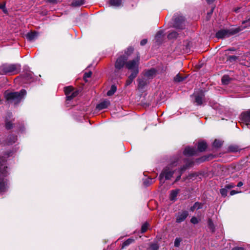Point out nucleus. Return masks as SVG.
I'll use <instances>...</instances> for the list:
<instances>
[{"label": "nucleus", "mask_w": 250, "mask_h": 250, "mask_svg": "<svg viewBox=\"0 0 250 250\" xmlns=\"http://www.w3.org/2000/svg\"><path fill=\"white\" fill-rule=\"evenodd\" d=\"M180 159L179 156L174 157L170 163L165 167L164 168L161 173H160V178L165 177V180H168L171 179L173 176L174 171L172 169V167H175L177 165L178 162Z\"/></svg>", "instance_id": "obj_1"}, {"label": "nucleus", "mask_w": 250, "mask_h": 250, "mask_svg": "<svg viewBox=\"0 0 250 250\" xmlns=\"http://www.w3.org/2000/svg\"><path fill=\"white\" fill-rule=\"evenodd\" d=\"M127 57L125 56H119L116 60L114 63V75L116 78H121L123 70L125 66L126 67Z\"/></svg>", "instance_id": "obj_2"}, {"label": "nucleus", "mask_w": 250, "mask_h": 250, "mask_svg": "<svg viewBox=\"0 0 250 250\" xmlns=\"http://www.w3.org/2000/svg\"><path fill=\"white\" fill-rule=\"evenodd\" d=\"M21 67L20 64L4 63L0 66V73L2 75L17 74L20 72Z\"/></svg>", "instance_id": "obj_3"}, {"label": "nucleus", "mask_w": 250, "mask_h": 250, "mask_svg": "<svg viewBox=\"0 0 250 250\" xmlns=\"http://www.w3.org/2000/svg\"><path fill=\"white\" fill-rule=\"evenodd\" d=\"M26 94V91L21 89L19 92H10L5 94L4 96L7 101H13L15 104H18L21 102L23 97Z\"/></svg>", "instance_id": "obj_4"}, {"label": "nucleus", "mask_w": 250, "mask_h": 250, "mask_svg": "<svg viewBox=\"0 0 250 250\" xmlns=\"http://www.w3.org/2000/svg\"><path fill=\"white\" fill-rule=\"evenodd\" d=\"M242 30L240 27L237 28H231L230 29H221L218 31L215 34V37L217 39H223L235 35Z\"/></svg>", "instance_id": "obj_5"}, {"label": "nucleus", "mask_w": 250, "mask_h": 250, "mask_svg": "<svg viewBox=\"0 0 250 250\" xmlns=\"http://www.w3.org/2000/svg\"><path fill=\"white\" fill-rule=\"evenodd\" d=\"M173 27L176 29H183L185 27L186 18L183 15L174 14L173 17Z\"/></svg>", "instance_id": "obj_6"}, {"label": "nucleus", "mask_w": 250, "mask_h": 250, "mask_svg": "<svg viewBox=\"0 0 250 250\" xmlns=\"http://www.w3.org/2000/svg\"><path fill=\"white\" fill-rule=\"evenodd\" d=\"M139 61L140 54L138 53L137 57L135 59L126 61V67L128 70H130L131 71L135 70L136 68L139 69Z\"/></svg>", "instance_id": "obj_7"}, {"label": "nucleus", "mask_w": 250, "mask_h": 250, "mask_svg": "<svg viewBox=\"0 0 250 250\" xmlns=\"http://www.w3.org/2000/svg\"><path fill=\"white\" fill-rule=\"evenodd\" d=\"M175 216L176 217V222L181 223L184 222L188 216V212L186 210H183L176 213Z\"/></svg>", "instance_id": "obj_8"}, {"label": "nucleus", "mask_w": 250, "mask_h": 250, "mask_svg": "<svg viewBox=\"0 0 250 250\" xmlns=\"http://www.w3.org/2000/svg\"><path fill=\"white\" fill-rule=\"evenodd\" d=\"M195 100L194 103H196V105H201L205 100L204 92L201 90L198 93L194 94Z\"/></svg>", "instance_id": "obj_9"}, {"label": "nucleus", "mask_w": 250, "mask_h": 250, "mask_svg": "<svg viewBox=\"0 0 250 250\" xmlns=\"http://www.w3.org/2000/svg\"><path fill=\"white\" fill-rule=\"evenodd\" d=\"M139 69L136 68L135 70L131 71L130 75L128 77L126 81L125 86H129L133 81L134 79L137 76L139 73Z\"/></svg>", "instance_id": "obj_10"}, {"label": "nucleus", "mask_w": 250, "mask_h": 250, "mask_svg": "<svg viewBox=\"0 0 250 250\" xmlns=\"http://www.w3.org/2000/svg\"><path fill=\"white\" fill-rule=\"evenodd\" d=\"M214 158V156L212 154H208L206 155H204L201 156L200 158H198L195 159V162L199 165L201 163H202L206 161H208Z\"/></svg>", "instance_id": "obj_11"}, {"label": "nucleus", "mask_w": 250, "mask_h": 250, "mask_svg": "<svg viewBox=\"0 0 250 250\" xmlns=\"http://www.w3.org/2000/svg\"><path fill=\"white\" fill-rule=\"evenodd\" d=\"M240 119L243 122L248 124L250 123V109L243 112L240 115Z\"/></svg>", "instance_id": "obj_12"}, {"label": "nucleus", "mask_w": 250, "mask_h": 250, "mask_svg": "<svg viewBox=\"0 0 250 250\" xmlns=\"http://www.w3.org/2000/svg\"><path fill=\"white\" fill-rule=\"evenodd\" d=\"M196 153L197 150L193 147L189 146H186L183 151V154L185 156H192L195 155Z\"/></svg>", "instance_id": "obj_13"}, {"label": "nucleus", "mask_w": 250, "mask_h": 250, "mask_svg": "<svg viewBox=\"0 0 250 250\" xmlns=\"http://www.w3.org/2000/svg\"><path fill=\"white\" fill-rule=\"evenodd\" d=\"M20 77L22 78L24 83H28L33 79L32 73L30 71L24 72Z\"/></svg>", "instance_id": "obj_14"}, {"label": "nucleus", "mask_w": 250, "mask_h": 250, "mask_svg": "<svg viewBox=\"0 0 250 250\" xmlns=\"http://www.w3.org/2000/svg\"><path fill=\"white\" fill-rule=\"evenodd\" d=\"M38 35L39 33L37 31H31L26 35V38L30 42L33 41L37 38Z\"/></svg>", "instance_id": "obj_15"}, {"label": "nucleus", "mask_w": 250, "mask_h": 250, "mask_svg": "<svg viewBox=\"0 0 250 250\" xmlns=\"http://www.w3.org/2000/svg\"><path fill=\"white\" fill-rule=\"evenodd\" d=\"M208 147L207 144L205 141L199 142L197 143V150L200 152H204Z\"/></svg>", "instance_id": "obj_16"}, {"label": "nucleus", "mask_w": 250, "mask_h": 250, "mask_svg": "<svg viewBox=\"0 0 250 250\" xmlns=\"http://www.w3.org/2000/svg\"><path fill=\"white\" fill-rule=\"evenodd\" d=\"M110 103L109 101H104L96 105V109L99 110H101L107 108L110 105Z\"/></svg>", "instance_id": "obj_17"}, {"label": "nucleus", "mask_w": 250, "mask_h": 250, "mask_svg": "<svg viewBox=\"0 0 250 250\" xmlns=\"http://www.w3.org/2000/svg\"><path fill=\"white\" fill-rule=\"evenodd\" d=\"M156 69L154 68H151L145 72V76L149 79H152L156 76Z\"/></svg>", "instance_id": "obj_18"}, {"label": "nucleus", "mask_w": 250, "mask_h": 250, "mask_svg": "<svg viewBox=\"0 0 250 250\" xmlns=\"http://www.w3.org/2000/svg\"><path fill=\"white\" fill-rule=\"evenodd\" d=\"M204 204L202 203L196 202L190 208V211L193 212L195 209H199L203 208Z\"/></svg>", "instance_id": "obj_19"}, {"label": "nucleus", "mask_w": 250, "mask_h": 250, "mask_svg": "<svg viewBox=\"0 0 250 250\" xmlns=\"http://www.w3.org/2000/svg\"><path fill=\"white\" fill-rule=\"evenodd\" d=\"M180 189H176L175 190H171L170 191V193L169 194V199L170 201H175L176 199V197H177Z\"/></svg>", "instance_id": "obj_20"}, {"label": "nucleus", "mask_w": 250, "mask_h": 250, "mask_svg": "<svg viewBox=\"0 0 250 250\" xmlns=\"http://www.w3.org/2000/svg\"><path fill=\"white\" fill-rule=\"evenodd\" d=\"M5 127L7 130H10L13 128L14 124L8 119L7 117H6L4 120Z\"/></svg>", "instance_id": "obj_21"}, {"label": "nucleus", "mask_w": 250, "mask_h": 250, "mask_svg": "<svg viewBox=\"0 0 250 250\" xmlns=\"http://www.w3.org/2000/svg\"><path fill=\"white\" fill-rule=\"evenodd\" d=\"M17 140V135L10 134L7 138V143L8 145H12L15 143Z\"/></svg>", "instance_id": "obj_22"}, {"label": "nucleus", "mask_w": 250, "mask_h": 250, "mask_svg": "<svg viewBox=\"0 0 250 250\" xmlns=\"http://www.w3.org/2000/svg\"><path fill=\"white\" fill-rule=\"evenodd\" d=\"M164 36V32L162 30H160L157 32L155 35V40L157 42L159 43H161L163 40V37Z\"/></svg>", "instance_id": "obj_23"}, {"label": "nucleus", "mask_w": 250, "mask_h": 250, "mask_svg": "<svg viewBox=\"0 0 250 250\" xmlns=\"http://www.w3.org/2000/svg\"><path fill=\"white\" fill-rule=\"evenodd\" d=\"M137 81L138 82V88L143 89L145 86L147 84L146 81L144 79H138Z\"/></svg>", "instance_id": "obj_24"}, {"label": "nucleus", "mask_w": 250, "mask_h": 250, "mask_svg": "<svg viewBox=\"0 0 250 250\" xmlns=\"http://www.w3.org/2000/svg\"><path fill=\"white\" fill-rule=\"evenodd\" d=\"M134 50V48L132 46H129L125 50V54L121 56H125L127 57V59L129 56H130Z\"/></svg>", "instance_id": "obj_25"}, {"label": "nucleus", "mask_w": 250, "mask_h": 250, "mask_svg": "<svg viewBox=\"0 0 250 250\" xmlns=\"http://www.w3.org/2000/svg\"><path fill=\"white\" fill-rule=\"evenodd\" d=\"M238 59V56L234 55H227V62H229L231 63L236 62Z\"/></svg>", "instance_id": "obj_26"}, {"label": "nucleus", "mask_w": 250, "mask_h": 250, "mask_svg": "<svg viewBox=\"0 0 250 250\" xmlns=\"http://www.w3.org/2000/svg\"><path fill=\"white\" fill-rule=\"evenodd\" d=\"M85 3V0H74L71 3V6L73 7L80 6Z\"/></svg>", "instance_id": "obj_27"}, {"label": "nucleus", "mask_w": 250, "mask_h": 250, "mask_svg": "<svg viewBox=\"0 0 250 250\" xmlns=\"http://www.w3.org/2000/svg\"><path fill=\"white\" fill-rule=\"evenodd\" d=\"M6 182L3 178L0 179V193L4 192L6 190Z\"/></svg>", "instance_id": "obj_28"}, {"label": "nucleus", "mask_w": 250, "mask_h": 250, "mask_svg": "<svg viewBox=\"0 0 250 250\" xmlns=\"http://www.w3.org/2000/svg\"><path fill=\"white\" fill-rule=\"evenodd\" d=\"M135 242V240L133 238H128L126 240L124 243H123L122 245V249H123L126 247L128 246L130 244L134 243Z\"/></svg>", "instance_id": "obj_29"}, {"label": "nucleus", "mask_w": 250, "mask_h": 250, "mask_svg": "<svg viewBox=\"0 0 250 250\" xmlns=\"http://www.w3.org/2000/svg\"><path fill=\"white\" fill-rule=\"evenodd\" d=\"M241 149L237 145H230L228 147V151L230 152H237Z\"/></svg>", "instance_id": "obj_30"}, {"label": "nucleus", "mask_w": 250, "mask_h": 250, "mask_svg": "<svg viewBox=\"0 0 250 250\" xmlns=\"http://www.w3.org/2000/svg\"><path fill=\"white\" fill-rule=\"evenodd\" d=\"M208 227L212 232L215 231V226L211 218H208Z\"/></svg>", "instance_id": "obj_31"}, {"label": "nucleus", "mask_w": 250, "mask_h": 250, "mask_svg": "<svg viewBox=\"0 0 250 250\" xmlns=\"http://www.w3.org/2000/svg\"><path fill=\"white\" fill-rule=\"evenodd\" d=\"M223 141H222L218 139H215L212 146L215 148H220L223 145Z\"/></svg>", "instance_id": "obj_32"}, {"label": "nucleus", "mask_w": 250, "mask_h": 250, "mask_svg": "<svg viewBox=\"0 0 250 250\" xmlns=\"http://www.w3.org/2000/svg\"><path fill=\"white\" fill-rule=\"evenodd\" d=\"M79 94L78 91H74L70 94L66 96V101H71L73 98L76 97Z\"/></svg>", "instance_id": "obj_33"}, {"label": "nucleus", "mask_w": 250, "mask_h": 250, "mask_svg": "<svg viewBox=\"0 0 250 250\" xmlns=\"http://www.w3.org/2000/svg\"><path fill=\"white\" fill-rule=\"evenodd\" d=\"M117 90V87L115 85L113 84L111 85L110 89L107 91V95L111 96L113 95Z\"/></svg>", "instance_id": "obj_34"}, {"label": "nucleus", "mask_w": 250, "mask_h": 250, "mask_svg": "<svg viewBox=\"0 0 250 250\" xmlns=\"http://www.w3.org/2000/svg\"><path fill=\"white\" fill-rule=\"evenodd\" d=\"M230 80L231 79L228 75H224L222 78L221 82L223 84H228Z\"/></svg>", "instance_id": "obj_35"}, {"label": "nucleus", "mask_w": 250, "mask_h": 250, "mask_svg": "<svg viewBox=\"0 0 250 250\" xmlns=\"http://www.w3.org/2000/svg\"><path fill=\"white\" fill-rule=\"evenodd\" d=\"M178 35L179 34L177 32L173 31L168 34L167 38L169 40L176 39L177 38Z\"/></svg>", "instance_id": "obj_36"}, {"label": "nucleus", "mask_w": 250, "mask_h": 250, "mask_svg": "<svg viewBox=\"0 0 250 250\" xmlns=\"http://www.w3.org/2000/svg\"><path fill=\"white\" fill-rule=\"evenodd\" d=\"M186 79V77H182L179 73L177 74L174 78V81L176 83H180L183 82Z\"/></svg>", "instance_id": "obj_37"}, {"label": "nucleus", "mask_w": 250, "mask_h": 250, "mask_svg": "<svg viewBox=\"0 0 250 250\" xmlns=\"http://www.w3.org/2000/svg\"><path fill=\"white\" fill-rule=\"evenodd\" d=\"M74 88L72 86H68L64 87V92L66 96L70 94L74 91Z\"/></svg>", "instance_id": "obj_38"}, {"label": "nucleus", "mask_w": 250, "mask_h": 250, "mask_svg": "<svg viewBox=\"0 0 250 250\" xmlns=\"http://www.w3.org/2000/svg\"><path fill=\"white\" fill-rule=\"evenodd\" d=\"M122 0H110L109 4L111 6H119L121 5Z\"/></svg>", "instance_id": "obj_39"}, {"label": "nucleus", "mask_w": 250, "mask_h": 250, "mask_svg": "<svg viewBox=\"0 0 250 250\" xmlns=\"http://www.w3.org/2000/svg\"><path fill=\"white\" fill-rule=\"evenodd\" d=\"M149 226V224L148 222H146L144 223L141 227V232L142 233L146 232Z\"/></svg>", "instance_id": "obj_40"}, {"label": "nucleus", "mask_w": 250, "mask_h": 250, "mask_svg": "<svg viewBox=\"0 0 250 250\" xmlns=\"http://www.w3.org/2000/svg\"><path fill=\"white\" fill-rule=\"evenodd\" d=\"M184 162L186 163L185 165L186 166V167L188 168L190 167H192L193 166L194 164V162L193 161L190 160L188 159H185L184 160Z\"/></svg>", "instance_id": "obj_41"}, {"label": "nucleus", "mask_w": 250, "mask_h": 250, "mask_svg": "<svg viewBox=\"0 0 250 250\" xmlns=\"http://www.w3.org/2000/svg\"><path fill=\"white\" fill-rule=\"evenodd\" d=\"M6 1H4L0 3V9L2 10L4 14H7L8 13L7 9L6 8Z\"/></svg>", "instance_id": "obj_42"}, {"label": "nucleus", "mask_w": 250, "mask_h": 250, "mask_svg": "<svg viewBox=\"0 0 250 250\" xmlns=\"http://www.w3.org/2000/svg\"><path fill=\"white\" fill-rule=\"evenodd\" d=\"M159 246L157 243H150L148 248L149 250H158Z\"/></svg>", "instance_id": "obj_43"}, {"label": "nucleus", "mask_w": 250, "mask_h": 250, "mask_svg": "<svg viewBox=\"0 0 250 250\" xmlns=\"http://www.w3.org/2000/svg\"><path fill=\"white\" fill-rule=\"evenodd\" d=\"M152 179L150 178H147L146 179H145L143 181V185L145 187H148L152 184Z\"/></svg>", "instance_id": "obj_44"}, {"label": "nucleus", "mask_w": 250, "mask_h": 250, "mask_svg": "<svg viewBox=\"0 0 250 250\" xmlns=\"http://www.w3.org/2000/svg\"><path fill=\"white\" fill-rule=\"evenodd\" d=\"M220 193L222 197H226L227 196L228 189L225 187L224 188H221L220 189Z\"/></svg>", "instance_id": "obj_45"}, {"label": "nucleus", "mask_w": 250, "mask_h": 250, "mask_svg": "<svg viewBox=\"0 0 250 250\" xmlns=\"http://www.w3.org/2000/svg\"><path fill=\"white\" fill-rule=\"evenodd\" d=\"M182 241V239L181 238L176 237L174 241V246L177 248L179 247Z\"/></svg>", "instance_id": "obj_46"}, {"label": "nucleus", "mask_w": 250, "mask_h": 250, "mask_svg": "<svg viewBox=\"0 0 250 250\" xmlns=\"http://www.w3.org/2000/svg\"><path fill=\"white\" fill-rule=\"evenodd\" d=\"M198 175H199V174L197 172H194L189 173L188 174V175L187 176V177L185 179V180H186V179H192V178L196 177Z\"/></svg>", "instance_id": "obj_47"}, {"label": "nucleus", "mask_w": 250, "mask_h": 250, "mask_svg": "<svg viewBox=\"0 0 250 250\" xmlns=\"http://www.w3.org/2000/svg\"><path fill=\"white\" fill-rule=\"evenodd\" d=\"M242 24H245V25L244 26V27H240L242 29L243 28H246L247 27H248V26H250V18L248 19H247V20H246L245 21H244L242 22Z\"/></svg>", "instance_id": "obj_48"}, {"label": "nucleus", "mask_w": 250, "mask_h": 250, "mask_svg": "<svg viewBox=\"0 0 250 250\" xmlns=\"http://www.w3.org/2000/svg\"><path fill=\"white\" fill-rule=\"evenodd\" d=\"M235 187V185L233 183H229L225 186V188L227 189H231Z\"/></svg>", "instance_id": "obj_49"}, {"label": "nucleus", "mask_w": 250, "mask_h": 250, "mask_svg": "<svg viewBox=\"0 0 250 250\" xmlns=\"http://www.w3.org/2000/svg\"><path fill=\"white\" fill-rule=\"evenodd\" d=\"M188 168L186 167V166L184 165L182 167H181L178 170L179 173L181 174H182Z\"/></svg>", "instance_id": "obj_50"}, {"label": "nucleus", "mask_w": 250, "mask_h": 250, "mask_svg": "<svg viewBox=\"0 0 250 250\" xmlns=\"http://www.w3.org/2000/svg\"><path fill=\"white\" fill-rule=\"evenodd\" d=\"M190 222L193 224L195 225L198 223L199 221L196 217L193 216L190 219Z\"/></svg>", "instance_id": "obj_51"}, {"label": "nucleus", "mask_w": 250, "mask_h": 250, "mask_svg": "<svg viewBox=\"0 0 250 250\" xmlns=\"http://www.w3.org/2000/svg\"><path fill=\"white\" fill-rule=\"evenodd\" d=\"M92 74V73L91 71L85 72L83 75V79H87L88 78L91 77Z\"/></svg>", "instance_id": "obj_52"}, {"label": "nucleus", "mask_w": 250, "mask_h": 250, "mask_svg": "<svg viewBox=\"0 0 250 250\" xmlns=\"http://www.w3.org/2000/svg\"><path fill=\"white\" fill-rule=\"evenodd\" d=\"M241 191H238V190H232L230 191V195L231 196H233L236 194H237V193H241Z\"/></svg>", "instance_id": "obj_53"}, {"label": "nucleus", "mask_w": 250, "mask_h": 250, "mask_svg": "<svg viewBox=\"0 0 250 250\" xmlns=\"http://www.w3.org/2000/svg\"><path fill=\"white\" fill-rule=\"evenodd\" d=\"M147 42V39H143L140 42V45L141 46H144V45H146Z\"/></svg>", "instance_id": "obj_54"}, {"label": "nucleus", "mask_w": 250, "mask_h": 250, "mask_svg": "<svg viewBox=\"0 0 250 250\" xmlns=\"http://www.w3.org/2000/svg\"><path fill=\"white\" fill-rule=\"evenodd\" d=\"M244 248L241 247H235L232 249L231 250H244Z\"/></svg>", "instance_id": "obj_55"}, {"label": "nucleus", "mask_w": 250, "mask_h": 250, "mask_svg": "<svg viewBox=\"0 0 250 250\" xmlns=\"http://www.w3.org/2000/svg\"><path fill=\"white\" fill-rule=\"evenodd\" d=\"M181 175H182V174L179 173V175L176 177V178L175 180V182H177L180 180V179H181Z\"/></svg>", "instance_id": "obj_56"}, {"label": "nucleus", "mask_w": 250, "mask_h": 250, "mask_svg": "<svg viewBox=\"0 0 250 250\" xmlns=\"http://www.w3.org/2000/svg\"><path fill=\"white\" fill-rule=\"evenodd\" d=\"M236 50V49L234 47L229 48V49L226 50V51H235Z\"/></svg>", "instance_id": "obj_57"}, {"label": "nucleus", "mask_w": 250, "mask_h": 250, "mask_svg": "<svg viewBox=\"0 0 250 250\" xmlns=\"http://www.w3.org/2000/svg\"><path fill=\"white\" fill-rule=\"evenodd\" d=\"M47 1L52 3H56L57 2V0H46Z\"/></svg>", "instance_id": "obj_58"}, {"label": "nucleus", "mask_w": 250, "mask_h": 250, "mask_svg": "<svg viewBox=\"0 0 250 250\" xmlns=\"http://www.w3.org/2000/svg\"><path fill=\"white\" fill-rule=\"evenodd\" d=\"M243 185V183L241 181H240L238 183L237 185V187H240Z\"/></svg>", "instance_id": "obj_59"}, {"label": "nucleus", "mask_w": 250, "mask_h": 250, "mask_svg": "<svg viewBox=\"0 0 250 250\" xmlns=\"http://www.w3.org/2000/svg\"><path fill=\"white\" fill-rule=\"evenodd\" d=\"M163 178H160V175H159V180H160V183H161V185L165 183V181H163Z\"/></svg>", "instance_id": "obj_60"}, {"label": "nucleus", "mask_w": 250, "mask_h": 250, "mask_svg": "<svg viewBox=\"0 0 250 250\" xmlns=\"http://www.w3.org/2000/svg\"><path fill=\"white\" fill-rule=\"evenodd\" d=\"M208 3L210 4L213 2L215 0H206Z\"/></svg>", "instance_id": "obj_61"}, {"label": "nucleus", "mask_w": 250, "mask_h": 250, "mask_svg": "<svg viewBox=\"0 0 250 250\" xmlns=\"http://www.w3.org/2000/svg\"><path fill=\"white\" fill-rule=\"evenodd\" d=\"M240 9V8L238 7V8L235 9L234 11L236 13H238Z\"/></svg>", "instance_id": "obj_62"}, {"label": "nucleus", "mask_w": 250, "mask_h": 250, "mask_svg": "<svg viewBox=\"0 0 250 250\" xmlns=\"http://www.w3.org/2000/svg\"><path fill=\"white\" fill-rule=\"evenodd\" d=\"M84 81H85V82H87V80L86 79H83Z\"/></svg>", "instance_id": "obj_63"}, {"label": "nucleus", "mask_w": 250, "mask_h": 250, "mask_svg": "<svg viewBox=\"0 0 250 250\" xmlns=\"http://www.w3.org/2000/svg\"><path fill=\"white\" fill-rule=\"evenodd\" d=\"M213 10V9H211V12H210V13H212Z\"/></svg>", "instance_id": "obj_64"}]
</instances>
